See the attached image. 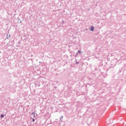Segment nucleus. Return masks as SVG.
Here are the masks:
<instances>
[{
    "label": "nucleus",
    "mask_w": 126,
    "mask_h": 126,
    "mask_svg": "<svg viewBox=\"0 0 126 126\" xmlns=\"http://www.w3.org/2000/svg\"><path fill=\"white\" fill-rule=\"evenodd\" d=\"M91 31H94V27H92L91 28Z\"/></svg>",
    "instance_id": "nucleus-1"
},
{
    "label": "nucleus",
    "mask_w": 126,
    "mask_h": 126,
    "mask_svg": "<svg viewBox=\"0 0 126 126\" xmlns=\"http://www.w3.org/2000/svg\"><path fill=\"white\" fill-rule=\"evenodd\" d=\"M33 118H37V115L34 114L33 115Z\"/></svg>",
    "instance_id": "nucleus-2"
},
{
    "label": "nucleus",
    "mask_w": 126,
    "mask_h": 126,
    "mask_svg": "<svg viewBox=\"0 0 126 126\" xmlns=\"http://www.w3.org/2000/svg\"><path fill=\"white\" fill-rule=\"evenodd\" d=\"M3 117H4V115H1V118H3Z\"/></svg>",
    "instance_id": "nucleus-3"
},
{
    "label": "nucleus",
    "mask_w": 126,
    "mask_h": 126,
    "mask_svg": "<svg viewBox=\"0 0 126 126\" xmlns=\"http://www.w3.org/2000/svg\"><path fill=\"white\" fill-rule=\"evenodd\" d=\"M35 114V112H32V115H34Z\"/></svg>",
    "instance_id": "nucleus-4"
},
{
    "label": "nucleus",
    "mask_w": 126,
    "mask_h": 126,
    "mask_svg": "<svg viewBox=\"0 0 126 126\" xmlns=\"http://www.w3.org/2000/svg\"><path fill=\"white\" fill-rule=\"evenodd\" d=\"M78 52L79 54H81V52L79 50Z\"/></svg>",
    "instance_id": "nucleus-5"
},
{
    "label": "nucleus",
    "mask_w": 126,
    "mask_h": 126,
    "mask_svg": "<svg viewBox=\"0 0 126 126\" xmlns=\"http://www.w3.org/2000/svg\"><path fill=\"white\" fill-rule=\"evenodd\" d=\"M32 122H35V119H34L33 118H32Z\"/></svg>",
    "instance_id": "nucleus-6"
}]
</instances>
